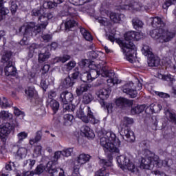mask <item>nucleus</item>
<instances>
[{"label":"nucleus","mask_w":176,"mask_h":176,"mask_svg":"<svg viewBox=\"0 0 176 176\" xmlns=\"http://www.w3.org/2000/svg\"><path fill=\"white\" fill-rule=\"evenodd\" d=\"M122 91L123 93H125L126 94H128L131 98H135L137 97V95L138 94L137 93V89H133L130 88V84H126L122 87Z\"/></svg>","instance_id":"nucleus-20"},{"label":"nucleus","mask_w":176,"mask_h":176,"mask_svg":"<svg viewBox=\"0 0 176 176\" xmlns=\"http://www.w3.org/2000/svg\"><path fill=\"white\" fill-rule=\"evenodd\" d=\"M100 164L103 167L96 172L95 176H109V173L107 171V167H111L112 162L111 161H107V160H100Z\"/></svg>","instance_id":"nucleus-13"},{"label":"nucleus","mask_w":176,"mask_h":176,"mask_svg":"<svg viewBox=\"0 0 176 176\" xmlns=\"http://www.w3.org/2000/svg\"><path fill=\"white\" fill-rule=\"evenodd\" d=\"M146 155L144 157H142L140 168L144 170H149L152 167L160 168L162 167H170L173 166V160L166 159L160 160L159 156L155 155L152 151H146Z\"/></svg>","instance_id":"nucleus-4"},{"label":"nucleus","mask_w":176,"mask_h":176,"mask_svg":"<svg viewBox=\"0 0 176 176\" xmlns=\"http://www.w3.org/2000/svg\"><path fill=\"white\" fill-rule=\"evenodd\" d=\"M133 100H129L125 98H119L116 100V104L118 108L124 109V108H129V107L133 106Z\"/></svg>","instance_id":"nucleus-16"},{"label":"nucleus","mask_w":176,"mask_h":176,"mask_svg":"<svg viewBox=\"0 0 176 176\" xmlns=\"http://www.w3.org/2000/svg\"><path fill=\"white\" fill-rule=\"evenodd\" d=\"M124 124L125 126H129V124H133L134 122V120L132 118H130L129 117H124L123 119Z\"/></svg>","instance_id":"nucleus-60"},{"label":"nucleus","mask_w":176,"mask_h":176,"mask_svg":"<svg viewBox=\"0 0 176 176\" xmlns=\"http://www.w3.org/2000/svg\"><path fill=\"white\" fill-rule=\"evenodd\" d=\"M80 79L85 83H90L91 82H92L90 75L89 74V72H85L82 74V75H81Z\"/></svg>","instance_id":"nucleus-48"},{"label":"nucleus","mask_w":176,"mask_h":176,"mask_svg":"<svg viewBox=\"0 0 176 176\" xmlns=\"http://www.w3.org/2000/svg\"><path fill=\"white\" fill-rule=\"evenodd\" d=\"M13 118V115H12V113H9V111H1L0 112V119H1V120H10V119H12Z\"/></svg>","instance_id":"nucleus-37"},{"label":"nucleus","mask_w":176,"mask_h":176,"mask_svg":"<svg viewBox=\"0 0 176 176\" xmlns=\"http://www.w3.org/2000/svg\"><path fill=\"white\" fill-rule=\"evenodd\" d=\"M42 38L45 42H50L53 39V36L51 34H44L42 36Z\"/></svg>","instance_id":"nucleus-64"},{"label":"nucleus","mask_w":176,"mask_h":176,"mask_svg":"<svg viewBox=\"0 0 176 176\" xmlns=\"http://www.w3.org/2000/svg\"><path fill=\"white\" fill-rule=\"evenodd\" d=\"M73 153L74 148H65L63 151H62V156H65L66 157H68V156H71Z\"/></svg>","instance_id":"nucleus-51"},{"label":"nucleus","mask_w":176,"mask_h":176,"mask_svg":"<svg viewBox=\"0 0 176 176\" xmlns=\"http://www.w3.org/2000/svg\"><path fill=\"white\" fill-rule=\"evenodd\" d=\"M16 137L18 138L17 144H21L23 141H24L25 138L28 137V133H26L25 131H22L18 133Z\"/></svg>","instance_id":"nucleus-42"},{"label":"nucleus","mask_w":176,"mask_h":176,"mask_svg":"<svg viewBox=\"0 0 176 176\" xmlns=\"http://www.w3.org/2000/svg\"><path fill=\"white\" fill-rule=\"evenodd\" d=\"M96 95L98 96V98H100L101 100V105L105 107V100L108 99L109 97V91L107 90L106 89H102L99 90Z\"/></svg>","instance_id":"nucleus-18"},{"label":"nucleus","mask_w":176,"mask_h":176,"mask_svg":"<svg viewBox=\"0 0 176 176\" xmlns=\"http://www.w3.org/2000/svg\"><path fill=\"white\" fill-rule=\"evenodd\" d=\"M124 19V14L116 13V12H111L110 13V20L113 21V23H119V21H122V20Z\"/></svg>","instance_id":"nucleus-25"},{"label":"nucleus","mask_w":176,"mask_h":176,"mask_svg":"<svg viewBox=\"0 0 176 176\" xmlns=\"http://www.w3.org/2000/svg\"><path fill=\"white\" fill-rule=\"evenodd\" d=\"M0 107L2 108H10V104L8 102L6 98H3V100H1L0 98Z\"/></svg>","instance_id":"nucleus-54"},{"label":"nucleus","mask_w":176,"mask_h":176,"mask_svg":"<svg viewBox=\"0 0 176 176\" xmlns=\"http://www.w3.org/2000/svg\"><path fill=\"white\" fill-rule=\"evenodd\" d=\"M41 155H42V146L37 145L34 148L33 155L38 157V156H41Z\"/></svg>","instance_id":"nucleus-52"},{"label":"nucleus","mask_w":176,"mask_h":176,"mask_svg":"<svg viewBox=\"0 0 176 176\" xmlns=\"http://www.w3.org/2000/svg\"><path fill=\"white\" fill-rule=\"evenodd\" d=\"M47 107L51 108L54 113H57L58 109H60V103L56 100H47Z\"/></svg>","instance_id":"nucleus-22"},{"label":"nucleus","mask_w":176,"mask_h":176,"mask_svg":"<svg viewBox=\"0 0 176 176\" xmlns=\"http://www.w3.org/2000/svg\"><path fill=\"white\" fill-rule=\"evenodd\" d=\"M145 109V105H138L131 109V113L133 114H140L142 113V112H144Z\"/></svg>","instance_id":"nucleus-40"},{"label":"nucleus","mask_w":176,"mask_h":176,"mask_svg":"<svg viewBox=\"0 0 176 176\" xmlns=\"http://www.w3.org/2000/svg\"><path fill=\"white\" fill-rule=\"evenodd\" d=\"M151 25L155 30L150 32V35L153 39H159V42H170L175 37V32L166 30V23L163 22L162 18L155 16L150 18Z\"/></svg>","instance_id":"nucleus-2"},{"label":"nucleus","mask_w":176,"mask_h":176,"mask_svg":"<svg viewBox=\"0 0 176 176\" xmlns=\"http://www.w3.org/2000/svg\"><path fill=\"white\" fill-rule=\"evenodd\" d=\"M67 12L69 17H71L72 19H67L65 23V27L66 30H69L70 28L78 25V23L75 20H78L79 19V16L76 13V10H75V8H69Z\"/></svg>","instance_id":"nucleus-10"},{"label":"nucleus","mask_w":176,"mask_h":176,"mask_svg":"<svg viewBox=\"0 0 176 176\" xmlns=\"http://www.w3.org/2000/svg\"><path fill=\"white\" fill-rule=\"evenodd\" d=\"M27 153H28L27 148L21 147L18 149L16 155L20 157V159H23V157H25V156H27Z\"/></svg>","instance_id":"nucleus-43"},{"label":"nucleus","mask_w":176,"mask_h":176,"mask_svg":"<svg viewBox=\"0 0 176 176\" xmlns=\"http://www.w3.org/2000/svg\"><path fill=\"white\" fill-rule=\"evenodd\" d=\"M0 21L6 19L7 14L9 13V9L3 7V0H0Z\"/></svg>","instance_id":"nucleus-26"},{"label":"nucleus","mask_w":176,"mask_h":176,"mask_svg":"<svg viewBox=\"0 0 176 176\" xmlns=\"http://www.w3.org/2000/svg\"><path fill=\"white\" fill-rule=\"evenodd\" d=\"M75 82L71 76H68L62 80L61 85L65 89H69L75 85Z\"/></svg>","instance_id":"nucleus-24"},{"label":"nucleus","mask_w":176,"mask_h":176,"mask_svg":"<svg viewBox=\"0 0 176 176\" xmlns=\"http://www.w3.org/2000/svg\"><path fill=\"white\" fill-rule=\"evenodd\" d=\"M12 167H16L14 162H8L6 164L5 168L7 171H12L13 170Z\"/></svg>","instance_id":"nucleus-55"},{"label":"nucleus","mask_w":176,"mask_h":176,"mask_svg":"<svg viewBox=\"0 0 176 176\" xmlns=\"http://www.w3.org/2000/svg\"><path fill=\"white\" fill-rule=\"evenodd\" d=\"M41 140H42V131H38L36 133L35 138H31L29 140V143L30 144V145H34L35 144H36V142H39Z\"/></svg>","instance_id":"nucleus-34"},{"label":"nucleus","mask_w":176,"mask_h":176,"mask_svg":"<svg viewBox=\"0 0 176 176\" xmlns=\"http://www.w3.org/2000/svg\"><path fill=\"white\" fill-rule=\"evenodd\" d=\"M162 109V106L159 104L152 103L148 106V114L155 113V112H157Z\"/></svg>","instance_id":"nucleus-36"},{"label":"nucleus","mask_w":176,"mask_h":176,"mask_svg":"<svg viewBox=\"0 0 176 176\" xmlns=\"http://www.w3.org/2000/svg\"><path fill=\"white\" fill-rule=\"evenodd\" d=\"M70 2L72 3V5L79 6L85 3H87V2H91V0H70Z\"/></svg>","instance_id":"nucleus-50"},{"label":"nucleus","mask_w":176,"mask_h":176,"mask_svg":"<svg viewBox=\"0 0 176 176\" xmlns=\"http://www.w3.org/2000/svg\"><path fill=\"white\" fill-rule=\"evenodd\" d=\"M116 160L119 166H120V168H122V170L127 168L131 173H135L137 171V167H135V165L130 157L126 155H120L116 157Z\"/></svg>","instance_id":"nucleus-9"},{"label":"nucleus","mask_w":176,"mask_h":176,"mask_svg":"<svg viewBox=\"0 0 176 176\" xmlns=\"http://www.w3.org/2000/svg\"><path fill=\"white\" fill-rule=\"evenodd\" d=\"M93 100H94V98L93 97V95H91V94H89V93H85L82 98V104H90V102H91V101H93Z\"/></svg>","instance_id":"nucleus-35"},{"label":"nucleus","mask_w":176,"mask_h":176,"mask_svg":"<svg viewBox=\"0 0 176 176\" xmlns=\"http://www.w3.org/2000/svg\"><path fill=\"white\" fill-rule=\"evenodd\" d=\"M60 100L63 104H68L74 100V95L71 92L64 91L60 94Z\"/></svg>","instance_id":"nucleus-19"},{"label":"nucleus","mask_w":176,"mask_h":176,"mask_svg":"<svg viewBox=\"0 0 176 176\" xmlns=\"http://www.w3.org/2000/svg\"><path fill=\"white\" fill-rule=\"evenodd\" d=\"M57 5H58V3L54 0V3L52 1H43V8L44 9H53V8H54V6H57Z\"/></svg>","instance_id":"nucleus-39"},{"label":"nucleus","mask_w":176,"mask_h":176,"mask_svg":"<svg viewBox=\"0 0 176 176\" xmlns=\"http://www.w3.org/2000/svg\"><path fill=\"white\" fill-rule=\"evenodd\" d=\"M80 32L85 41H88L89 42H90V41H93V36H91V34H90L89 32L86 29L81 28L80 29Z\"/></svg>","instance_id":"nucleus-32"},{"label":"nucleus","mask_w":176,"mask_h":176,"mask_svg":"<svg viewBox=\"0 0 176 176\" xmlns=\"http://www.w3.org/2000/svg\"><path fill=\"white\" fill-rule=\"evenodd\" d=\"M174 3H176V0H166L163 5V8L164 9H167V8H169L171 5H174Z\"/></svg>","instance_id":"nucleus-56"},{"label":"nucleus","mask_w":176,"mask_h":176,"mask_svg":"<svg viewBox=\"0 0 176 176\" xmlns=\"http://www.w3.org/2000/svg\"><path fill=\"white\" fill-rule=\"evenodd\" d=\"M44 171H46L47 173H49V169L47 168V165H46V166H45V165L43 164H40L38 165L36 170V174H42V173H43Z\"/></svg>","instance_id":"nucleus-44"},{"label":"nucleus","mask_w":176,"mask_h":176,"mask_svg":"<svg viewBox=\"0 0 176 176\" xmlns=\"http://www.w3.org/2000/svg\"><path fill=\"white\" fill-rule=\"evenodd\" d=\"M100 145L108 155L109 160H112L113 156L120 155V140L112 132H107L106 136L100 138Z\"/></svg>","instance_id":"nucleus-3"},{"label":"nucleus","mask_w":176,"mask_h":176,"mask_svg":"<svg viewBox=\"0 0 176 176\" xmlns=\"http://www.w3.org/2000/svg\"><path fill=\"white\" fill-rule=\"evenodd\" d=\"M166 118L173 124H176V113L172 111L167 110L165 113Z\"/></svg>","instance_id":"nucleus-30"},{"label":"nucleus","mask_w":176,"mask_h":176,"mask_svg":"<svg viewBox=\"0 0 176 176\" xmlns=\"http://www.w3.org/2000/svg\"><path fill=\"white\" fill-rule=\"evenodd\" d=\"M77 116L84 123H91L92 124H97L100 123V120L96 118L94 113L91 111L90 106L87 107V116L85 114V111L80 109L77 112Z\"/></svg>","instance_id":"nucleus-7"},{"label":"nucleus","mask_w":176,"mask_h":176,"mask_svg":"<svg viewBox=\"0 0 176 176\" xmlns=\"http://www.w3.org/2000/svg\"><path fill=\"white\" fill-rule=\"evenodd\" d=\"M57 97V92L54 90H51L48 92V98L47 100H54Z\"/></svg>","instance_id":"nucleus-57"},{"label":"nucleus","mask_w":176,"mask_h":176,"mask_svg":"<svg viewBox=\"0 0 176 176\" xmlns=\"http://www.w3.org/2000/svg\"><path fill=\"white\" fill-rule=\"evenodd\" d=\"M25 94L29 97V98H32L34 94H35V88L34 87H28L25 91Z\"/></svg>","instance_id":"nucleus-47"},{"label":"nucleus","mask_w":176,"mask_h":176,"mask_svg":"<svg viewBox=\"0 0 176 176\" xmlns=\"http://www.w3.org/2000/svg\"><path fill=\"white\" fill-rule=\"evenodd\" d=\"M12 56H13V53L11 51H5L2 56V60L5 61V63H9V61H12L10 60Z\"/></svg>","instance_id":"nucleus-46"},{"label":"nucleus","mask_w":176,"mask_h":176,"mask_svg":"<svg viewBox=\"0 0 176 176\" xmlns=\"http://www.w3.org/2000/svg\"><path fill=\"white\" fill-rule=\"evenodd\" d=\"M121 135H122V137H126V138L130 140V141H133V140H135V138L134 137V132L127 127L121 129Z\"/></svg>","instance_id":"nucleus-21"},{"label":"nucleus","mask_w":176,"mask_h":176,"mask_svg":"<svg viewBox=\"0 0 176 176\" xmlns=\"http://www.w3.org/2000/svg\"><path fill=\"white\" fill-rule=\"evenodd\" d=\"M90 89V85L87 83L81 84L80 86H78L76 90L77 96H82L85 91H87Z\"/></svg>","instance_id":"nucleus-27"},{"label":"nucleus","mask_w":176,"mask_h":176,"mask_svg":"<svg viewBox=\"0 0 176 176\" xmlns=\"http://www.w3.org/2000/svg\"><path fill=\"white\" fill-rule=\"evenodd\" d=\"M79 76V71H78V69H75L74 72L72 74V79L74 80V82H76V80L78 79V77Z\"/></svg>","instance_id":"nucleus-62"},{"label":"nucleus","mask_w":176,"mask_h":176,"mask_svg":"<svg viewBox=\"0 0 176 176\" xmlns=\"http://www.w3.org/2000/svg\"><path fill=\"white\" fill-rule=\"evenodd\" d=\"M133 27L136 31H141L144 28V22L138 18H134L132 20Z\"/></svg>","instance_id":"nucleus-28"},{"label":"nucleus","mask_w":176,"mask_h":176,"mask_svg":"<svg viewBox=\"0 0 176 176\" xmlns=\"http://www.w3.org/2000/svg\"><path fill=\"white\" fill-rule=\"evenodd\" d=\"M142 53L146 57H152L153 56V52H152V48L149 45H144L142 49Z\"/></svg>","instance_id":"nucleus-33"},{"label":"nucleus","mask_w":176,"mask_h":176,"mask_svg":"<svg viewBox=\"0 0 176 176\" xmlns=\"http://www.w3.org/2000/svg\"><path fill=\"white\" fill-rule=\"evenodd\" d=\"M60 58V63H67L68 60H71V56L68 54H64L63 56H59Z\"/></svg>","instance_id":"nucleus-61"},{"label":"nucleus","mask_w":176,"mask_h":176,"mask_svg":"<svg viewBox=\"0 0 176 176\" xmlns=\"http://www.w3.org/2000/svg\"><path fill=\"white\" fill-rule=\"evenodd\" d=\"M32 16H35L38 17V21L40 24L36 25L35 23L31 22L28 26V29L31 28L32 30H36V32H41L42 30H46V27L49 24L48 20L54 19V15L52 12H47L42 14V10H33L32 11Z\"/></svg>","instance_id":"nucleus-5"},{"label":"nucleus","mask_w":176,"mask_h":176,"mask_svg":"<svg viewBox=\"0 0 176 176\" xmlns=\"http://www.w3.org/2000/svg\"><path fill=\"white\" fill-rule=\"evenodd\" d=\"M49 58H50V52L46 47H44L38 52V61L40 64L45 63V61H47Z\"/></svg>","instance_id":"nucleus-17"},{"label":"nucleus","mask_w":176,"mask_h":176,"mask_svg":"<svg viewBox=\"0 0 176 176\" xmlns=\"http://www.w3.org/2000/svg\"><path fill=\"white\" fill-rule=\"evenodd\" d=\"M162 80H165L166 82H168V85H171L175 82V79L174 78V76L171 74L168 75H162Z\"/></svg>","instance_id":"nucleus-41"},{"label":"nucleus","mask_w":176,"mask_h":176,"mask_svg":"<svg viewBox=\"0 0 176 176\" xmlns=\"http://www.w3.org/2000/svg\"><path fill=\"white\" fill-rule=\"evenodd\" d=\"M14 113L15 116H21V118H24L25 116L24 112L20 111L17 107H14Z\"/></svg>","instance_id":"nucleus-58"},{"label":"nucleus","mask_w":176,"mask_h":176,"mask_svg":"<svg viewBox=\"0 0 176 176\" xmlns=\"http://www.w3.org/2000/svg\"><path fill=\"white\" fill-rule=\"evenodd\" d=\"M28 25H30V24H28L26 26H21L19 28V32H21L23 30H25V33L23 34V38L20 42L21 45H28V35L32 36V35H34H34H36L39 34V32H36V30H34L31 28L28 29Z\"/></svg>","instance_id":"nucleus-12"},{"label":"nucleus","mask_w":176,"mask_h":176,"mask_svg":"<svg viewBox=\"0 0 176 176\" xmlns=\"http://www.w3.org/2000/svg\"><path fill=\"white\" fill-rule=\"evenodd\" d=\"M144 7L142 6L141 3L138 2H133L131 3H124L120 5L121 10H142Z\"/></svg>","instance_id":"nucleus-15"},{"label":"nucleus","mask_w":176,"mask_h":176,"mask_svg":"<svg viewBox=\"0 0 176 176\" xmlns=\"http://www.w3.org/2000/svg\"><path fill=\"white\" fill-rule=\"evenodd\" d=\"M16 125H12L9 122L0 125V138H2V142H5L8 140V135L10 134L12 129H14Z\"/></svg>","instance_id":"nucleus-11"},{"label":"nucleus","mask_w":176,"mask_h":176,"mask_svg":"<svg viewBox=\"0 0 176 176\" xmlns=\"http://www.w3.org/2000/svg\"><path fill=\"white\" fill-rule=\"evenodd\" d=\"M36 161L35 160L29 159L23 162V167L28 168V170H32V167L35 166Z\"/></svg>","instance_id":"nucleus-38"},{"label":"nucleus","mask_w":176,"mask_h":176,"mask_svg":"<svg viewBox=\"0 0 176 176\" xmlns=\"http://www.w3.org/2000/svg\"><path fill=\"white\" fill-rule=\"evenodd\" d=\"M148 67H158L160 65V58L157 56H155L153 54L152 56H148Z\"/></svg>","instance_id":"nucleus-23"},{"label":"nucleus","mask_w":176,"mask_h":176,"mask_svg":"<svg viewBox=\"0 0 176 176\" xmlns=\"http://www.w3.org/2000/svg\"><path fill=\"white\" fill-rule=\"evenodd\" d=\"M98 21L100 25H104V27L109 24L108 19H107V18L100 17L98 18Z\"/></svg>","instance_id":"nucleus-59"},{"label":"nucleus","mask_w":176,"mask_h":176,"mask_svg":"<svg viewBox=\"0 0 176 176\" xmlns=\"http://www.w3.org/2000/svg\"><path fill=\"white\" fill-rule=\"evenodd\" d=\"M10 10L12 14H14L17 12V4L14 2L11 3Z\"/></svg>","instance_id":"nucleus-63"},{"label":"nucleus","mask_w":176,"mask_h":176,"mask_svg":"<svg viewBox=\"0 0 176 176\" xmlns=\"http://www.w3.org/2000/svg\"><path fill=\"white\" fill-rule=\"evenodd\" d=\"M90 157L91 156L89 154H80L77 159V163L80 165L85 164V163L90 160Z\"/></svg>","instance_id":"nucleus-29"},{"label":"nucleus","mask_w":176,"mask_h":176,"mask_svg":"<svg viewBox=\"0 0 176 176\" xmlns=\"http://www.w3.org/2000/svg\"><path fill=\"white\" fill-rule=\"evenodd\" d=\"M95 67V69H92L88 72L92 82L94 79H97L100 75L102 77L109 76V74H108V67L105 65V63L102 62L101 63L96 65Z\"/></svg>","instance_id":"nucleus-8"},{"label":"nucleus","mask_w":176,"mask_h":176,"mask_svg":"<svg viewBox=\"0 0 176 176\" xmlns=\"http://www.w3.org/2000/svg\"><path fill=\"white\" fill-rule=\"evenodd\" d=\"M4 72L6 76H16L17 69L13 66L12 61L4 62Z\"/></svg>","instance_id":"nucleus-14"},{"label":"nucleus","mask_w":176,"mask_h":176,"mask_svg":"<svg viewBox=\"0 0 176 176\" xmlns=\"http://www.w3.org/2000/svg\"><path fill=\"white\" fill-rule=\"evenodd\" d=\"M124 40L118 38L116 42L119 45L122 53L129 63H134V54L137 52V47L133 41H140L141 33L135 31L127 32L124 34Z\"/></svg>","instance_id":"nucleus-1"},{"label":"nucleus","mask_w":176,"mask_h":176,"mask_svg":"<svg viewBox=\"0 0 176 176\" xmlns=\"http://www.w3.org/2000/svg\"><path fill=\"white\" fill-rule=\"evenodd\" d=\"M82 132L87 138H94L95 137L94 132H93V130H91V129L88 126L82 127Z\"/></svg>","instance_id":"nucleus-31"},{"label":"nucleus","mask_w":176,"mask_h":176,"mask_svg":"<svg viewBox=\"0 0 176 176\" xmlns=\"http://www.w3.org/2000/svg\"><path fill=\"white\" fill-rule=\"evenodd\" d=\"M63 109H65V111H68L69 112H74L76 107L73 104L63 103Z\"/></svg>","instance_id":"nucleus-49"},{"label":"nucleus","mask_w":176,"mask_h":176,"mask_svg":"<svg viewBox=\"0 0 176 176\" xmlns=\"http://www.w3.org/2000/svg\"><path fill=\"white\" fill-rule=\"evenodd\" d=\"M64 124L67 126V124H71L74 120V116L71 114H65L63 116Z\"/></svg>","instance_id":"nucleus-45"},{"label":"nucleus","mask_w":176,"mask_h":176,"mask_svg":"<svg viewBox=\"0 0 176 176\" xmlns=\"http://www.w3.org/2000/svg\"><path fill=\"white\" fill-rule=\"evenodd\" d=\"M109 76H103V78H109L107 80V82L109 86H113V80H112V76H115V73L113 72H108Z\"/></svg>","instance_id":"nucleus-53"},{"label":"nucleus","mask_w":176,"mask_h":176,"mask_svg":"<svg viewBox=\"0 0 176 176\" xmlns=\"http://www.w3.org/2000/svg\"><path fill=\"white\" fill-rule=\"evenodd\" d=\"M63 155V151H56L52 160L47 164V168L48 169L49 174L51 176H65L64 174V170L63 168L56 169L54 168L55 166L58 163V158Z\"/></svg>","instance_id":"nucleus-6"}]
</instances>
